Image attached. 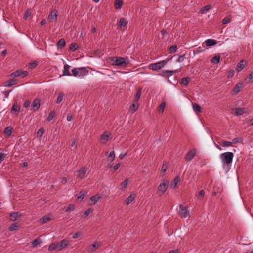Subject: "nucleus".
I'll list each match as a JSON object with an SVG mask.
<instances>
[{
    "label": "nucleus",
    "instance_id": "nucleus-1",
    "mask_svg": "<svg viewBox=\"0 0 253 253\" xmlns=\"http://www.w3.org/2000/svg\"><path fill=\"white\" fill-rule=\"evenodd\" d=\"M220 158L223 164H230L234 157V154L232 152H227L220 155Z\"/></svg>",
    "mask_w": 253,
    "mask_h": 253
},
{
    "label": "nucleus",
    "instance_id": "nucleus-2",
    "mask_svg": "<svg viewBox=\"0 0 253 253\" xmlns=\"http://www.w3.org/2000/svg\"><path fill=\"white\" fill-rule=\"evenodd\" d=\"M73 75L75 77H82L88 74V70L85 67L75 68L72 70Z\"/></svg>",
    "mask_w": 253,
    "mask_h": 253
},
{
    "label": "nucleus",
    "instance_id": "nucleus-3",
    "mask_svg": "<svg viewBox=\"0 0 253 253\" xmlns=\"http://www.w3.org/2000/svg\"><path fill=\"white\" fill-rule=\"evenodd\" d=\"M110 64L115 66H123L128 63L126 59L122 57H112L110 58Z\"/></svg>",
    "mask_w": 253,
    "mask_h": 253
},
{
    "label": "nucleus",
    "instance_id": "nucleus-4",
    "mask_svg": "<svg viewBox=\"0 0 253 253\" xmlns=\"http://www.w3.org/2000/svg\"><path fill=\"white\" fill-rule=\"evenodd\" d=\"M167 60H162L155 63L151 64L149 65V68L154 71H158L162 68L167 63Z\"/></svg>",
    "mask_w": 253,
    "mask_h": 253
},
{
    "label": "nucleus",
    "instance_id": "nucleus-5",
    "mask_svg": "<svg viewBox=\"0 0 253 253\" xmlns=\"http://www.w3.org/2000/svg\"><path fill=\"white\" fill-rule=\"evenodd\" d=\"M168 187V182L167 180H164L159 185L158 188L159 195L164 194Z\"/></svg>",
    "mask_w": 253,
    "mask_h": 253
},
{
    "label": "nucleus",
    "instance_id": "nucleus-6",
    "mask_svg": "<svg viewBox=\"0 0 253 253\" xmlns=\"http://www.w3.org/2000/svg\"><path fill=\"white\" fill-rule=\"evenodd\" d=\"M102 244L101 243L97 241H95L93 244L90 245L87 248V251L89 252H94L98 248L101 246Z\"/></svg>",
    "mask_w": 253,
    "mask_h": 253
},
{
    "label": "nucleus",
    "instance_id": "nucleus-7",
    "mask_svg": "<svg viewBox=\"0 0 253 253\" xmlns=\"http://www.w3.org/2000/svg\"><path fill=\"white\" fill-rule=\"evenodd\" d=\"M58 12L56 10H53L48 17L49 22H55L57 19Z\"/></svg>",
    "mask_w": 253,
    "mask_h": 253
},
{
    "label": "nucleus",
    "instance_id": "nucleus-8",
    "mask_svg": "<svg viewBox=\"0 0 253 253\" xmlns=\"http://www.w3.org/2000/svg\"><path fill=\"white\" fill-rule=\"evenodd\" d=\"M40 106V100L38 98H36L33 101V102L32 103V105L31 106V110L33 112H36L39 110Z\"/></svg>",
    "mask_w": 253,
    "mask_h": 253
},
{
    "label": "nucleus",
    "instance_id": "nucleus-9",
    "mask_svg": "<svg viewBox=\"0 0 253 253\" xmlns=\"http://www.w3.org/2000/svg\"><path fill=\"white\" fill-rule=\"evenodd\" d=\"M111 138L110 133L109 132L106 131L101 135L100 141L101 143L105 144Z\"/></svg>",
    "mask_w": 253,
    "mask_h": 253
},
{
    "label": "nucleus",
    "instance_id": "nucleus-10",
    "mask_svg": "<svg viewBox=\"0 0 253 253\" xmlns=\"http://www.w3.org/2000/svg\"><path fill=\"white\" fill-rule=\"evenodd\" d=\"M179 208V214L182 217L186 218L189 216V212L186 207L180 205Z\"/></svg>",
    "mask_w": 253,
    "mask_h": 253
},
{
    "label": "nucleus",
    "instance_id": "nucleus-11",
    "mask_svg": "<svg viewBox=\"0 0 253 253\" xmlns=\"http://www.w3.org/2000/svg\"><path fill=\"white\" fill-rule=\"evenodd\" d=\"M86 168L85 167H82L79 171L77 172V176L81 179L83 178L86 172Z\"/></svg>",
    "mask_w": 253,
    "mask_h": 253
},
{
    "label": "nucleus",
    "instance_id": "nucleus-12",
    "mask_svg": "<svg viewBox=\"0 0 253 253\" xmlns=\"http://www.w3.org/2000/svg\"><path fill=\"white\" fill-rule=\"evenodd\" d=\"M196 151L195 149H192L189 151L185 156V160L187 161L192 160L194 157L196 155Z\"/></svg>",
    "mask_w": 253,
    "mask_h": 253
},
{
    "label": "nucleus",
    "instance_id": "nucleus-13",
    "mask_svg": "<svg viewBox=\"0 0 253 253\" xmlns=\"http://www.w3.org/2000/svg\"><path fill=\"white\" fill-rule=\"evenodd\" d=\"M57 244L58 247V250L59 251L67 246L68 245L69 242L66 239H63Z\"/></svg>",
    "mask_w": 253,
    "mask_h": 253
},
{
    "label": "nucleus",
    "instance_id": "nucleus-14",
    "mask_svg": "<svg viewBox=\"0 0 253 253\" xmlns=\"http://www.w3.org/2000/svg\"><path fill=\"white\" fill-rule=\"evenodd\" d=\"M246 64V61L244 60H241L237 64V67L236 68L237 72H239L244 68Z\"/></svg>",
    "mask_w": 253,
    "mask_h": 253
},
{
    "label": "nucleus",
    "instance_id": "nucleus-15",
    "mask_svg": "<svg viewBox=\"0 0 253 253\" xmlns=\"http://www.w3.org/2000/svg\"><path fill=\"white\" fill-rule=\"evenodd\" d=\"M205 45L206 46H211L215 45L217 44V42L215 40L211 39H209L206 40H205L204 42Z\"/></svg>",
    "mask_w": 253,
    "mask_h": 253
},
{
    "label": "nucleus",
    "instance_id": "nucleus-16",
    "mask_svg": "<svg viewBox=\"0 0 253 253\" xmlns=\"http://www.w3.org/2000/svg\"><path fill=\"white\" fill-rule=\"evenodd\" d=\"M52 219V216L50 214H48L44 216L42 218L40 219V223L42 224H44L51 220Z\"/></svg>",
    "mask_w": 253,
    "mask_h": 253
},
{
    "label": "nucleus",
    "instance_id": "nucleus-17",
    "mask_svg": "<svg viewBox=\"0 0 253 253\" xmlns=\"http://www.w3.org/2000/svg\"><path fill=\"white\" fill-rule=\"evenodd\" d=\"M138 108V102L134 101L132 105L130 106L129 110L131 113H134Z\"/></svg>",
    "mask_w": 253,
    "mask_h": 253
},
{
    "label": "nucleus",
    "instance_id": "nucleus-18",
    "mask_svg": "<svg viewBox=\"0 0 253 253\" xmlns=\"http://www.w3.org/2000/svg\"><path fill=\"white\" fill-rule=\"evenodd\" d=\"M38 64L39 62L36 60H35L32 62L28 63L26 65V67L28 68V69L32 70L35 68V67L38 65Z\"/></svg>",
    "mask_w": 253,
    "mask_h": 253
},
{
    "label": "nucleus",
    "instance_id": "nucleus-19",
    "mask_svg": "<svg viewBox=\"0 0 253 253\" xmlns=\"http://www.w3.org/2000/svg\"><path fill=\"white\" fill-rule=\"evenodd\" d=\"M21 217V214L18 212H13L10 214V220L14 221L18 220Z\"/></svg>",
    "mask_w": 253,
    "mask_h": 253
},
{
    "label": "nucleus",
    "instance_id": "nucleus-20",
    "mask_svg": "<svg viewBox=\"0 0 253 253\" xmlns=\"http://www.w3.org/2000/svg\"><path fill=\"white\" fill-rule=\"evenodd\" d=\"M70 68V66L66 64L64 65V70H63V76H71V74L69 72V69Z\"/></svg>",
    "mask_w": 253,
    "mask_h": 253
},
{
    "label": "nucleus",
    "instance_id": "nucleus-21",
    "mask_svg": "<svg viewBox=\"0 0 253 253\" xmlns=\"http://www.w3.org/2000/svg\"><path fill=\"white\" fill-rule=\"evenodd\" d=\"M245 112V109L243 108H236L234 114L236 116L242 115Z\"/></svg>",
    "mask_w": 253,
    "mask_h": 253
},
{
    "label": "nucleus",
    "instance_id": "nucleus-22",
    "mask_svg": "<svg viewBox=\"0 0 253 253\" xmlns=\"http://www.w3.org/2000/svg\"><path fill=\"white\" fill-rule=\"evenodd\" d=\"M243 85L241 83L237 84L233 89V91L235 94L238 93L242 88Z\"/></svg>",
    "mask_w": 253,
    "mask_h": 253
},
{
    "label": "nucleus",
    "instance_id": "nucleus-23",
    "mask_svg": "<svg viewBox=\"0 0 253 253\" xmlns=\"http://www.w3.org/2000/svg\"><path fill=\"white\" fill-rule=\"evenodd\" d=\"M129 182L128 179H126L123 182L120 184V189L121 190H124L126 187Z\"/></svg>",
    "mask_w": 253,
    "mask_h": 253
},
{
    "label": "nucleus",
    "instance_id": "nucleus-24",
    "mask_svg": "<svg viewBox=\"0 0 253 253\" xmlns=\"http://www.w3.org/2000/svg\"><path fill=\"white\" fill-rule=\"evenodd\" d=\"M211 8V5H207L201 9V13L204 14L207 12Z\"/></svg>",
    "mask_w": 253,
    "mask_h": 253
},
{
    "label": "nucleus",
    "instance_id": "nucleus-25",
    "mask_svg": "<svg viewBox=\"0 0 253 253\" xmlns=\"http://www.w3.org/2000/svg\"><path fill=\"white\" fill-rule=\"evenodd\" d=\"M17 81L14 79H11L6 82L5 86L10 87L16 84Z\"/></svg>",
    "mask_w": 253,
    "mask_h": 253
},
{
    "label": "nucleus",
    "instance_id": "nucleus-26",
    "mask_svg": "<svg viewBox=\"0 0 253 253\" xmlns=\"http://www.w3.org/2000/svg\"><path fill=\"white\" fill-rule=\"evenodd\" d=\"M135 199V195L134 194H130L126 199V204L128 205L131 203Z\"/></svg>",
    "mask_w": 253,
    "mask_h": 253
},
{
    "label": "nucleus",
    "instance_id": "nucleus-27",
    "mask_svg": "<svg viewBox=\"0 0 253 253\" xmlns=\"http://www.w3.org/2000/svg\"><path fill=\"white\" fill-rule=\"evenodd\" d=\"M141 91H142V89L141 88H139L138 89V90L137 91V92H136V94L135 95V100H134V101H135V102H138V100L140 99V96H141Z\"/></svg>",
    "mask_w": 253,
    "mask_h": 253
},
{
    "label": "nucleus",
    "instance_id": "nucleus-28",
    "mask_svg": "<svg viewBox=\"0 0 253 253\" xmlns=\"http://www.w3.org/2000/svg\"><path fill=\"white\" fill-rule=\"evenodd\" d=\"M220 59V56L219 55L215 56L214 57H213L211 60V61L212 63L216 64L219 62Z\"/></svg>",
    "mask_w": 253,
    "mask_h": 253
},
{
    "label": "nucleus",
    "instance_id": "nucleus-29",
    "mask_svg": "<svg viewBox=\"0 0 253 253\" xmlns=\"http://www.w3.org/2000/svg\"><path fill=\"white\" fill-rule=\"evenodd\" d=\"M41 242H42L41 239L39 238H37L34 239L32 242V245L33 247H35L38 245L40 244L41 243Z\"/></svg>",
    "mask_w": 253,
    "mask_h": 253
},
{
    "label": "nucleus",
    "instance_id": "nucleus-30",
    "mask_svg": "<svg viewBox=\"0 0 253 253\" xmlns=\"http://www.w3.org/2000/svg\"><path fill=\"white\" fill-rule=\"evenodd\" d=\"M127 23V22L126 21V20L125 18H121L119 21V27H121L122 26H125L126 24Z\"/></svg>",
    "mask_w": 253,
    "mask_h": 253
},
{
    "label": "nucleus",
    "instance_id": "nucleus-31",
    "mask_svg": "<svg viewBox=\"0 0 253 253\" xmlns=\"http://www.w3.org/2000/svg\"><path fill=\"white\" fill-rule=\"evenodd\" d=\"M55 112L54 111H51L49 114V115L47 118V121L49 122L51 121L53 119V118L55 116Z\"/></svg>",
    "mask_w": 253,
    "mask_h": 253
},
{
    "label": "nucleus",
    "instance_id": "nucleus-32",
    "mask_svg": "<svg viewBox=\"0 0 253 253\" xmlns=\"http://www.w3.org/2000/svg\"><path fill=\"white\" fill-rule=\"evenodd\" d=\"M100 199V197L98 195H94L90 198V200L93 202V204H95Z\"/></svg>",
    "mask_w": 253,
    "mask_h": 253
},
{
    "label": "nucleus",
    "instance_id": "nucleus-33",
    "mask_svg": "<svg viewBox=\"0 0 253 253\" xmlns=\"http://www.w3.org/2000/svg\"><path fill=\"white\" fill-rule=\"evenodd\" d=\"M190 80V78L189 77L184 78L181 79V83L183 84L184 86H187Z\"/></svg>",
    "mask_w": 253,
    "mask_h": 253
},
{
    "label": "nucleus",
    "instance_id": "nucleus-34",
    "mask_svg": "<svg viewBox=\"0 0 253 253\" xmlns=\"http://www.w3.org/2000/svg\"><path fill=\"white\" fill-rule=\"evenodd\" d=\"M123 3L122 0H116L115 6L116 9H120Z\"/></svg>",
    "mask_w": 253,
    "mask_h": 253
},
{
    "label": "nucleus",
    "instance_id": "nucleus-35",
    "mask_svg": "<svg viewBox=\"0 0 253 253\" xmlns=\"http://www.w3.org/2000/svg\"><path fill=\"white\" fill-rule=\"evenodd\" d=\"M180 181V177L179 176H176L174 179V183H172L171 184V186L173 188H175L176 186H177V184H178V183Z\"/></svg>",
    "mask_w": 253,
    "mask_h": 253
},
{
    "label": "nucleus",
    "instance_id": "nucleus-36",
    "mask_svg": "<svg viewBox=\"0 0 253 253\" xmlns=\"http://www.w3.org/2000/svg\"><path fill=\"white\" fill-rule=\"evenodd\" d=\"M87 192L85 191H81L79 193V196H78V199H81L80 201H81L85 197Z\"/></svg>",
    "mask_w": 253,
    "mask_h": 253
},
{
    "label": "nucleus",
    "instance_id": "nucleus-37",
    "mask_svg": "<svg viewBox=\"0 0 253 253\" xmlns=\"http://www.w3.org/2000/svg\"><path fill=\"white\" fill-rule=\"evenodd\" d=\"M66 45V42L64 39H61L57 43V46L58 47H63Z\"/></svg>",
    "mask_w": 253,
    "mask_h": 253
},
{
    "label": "nucleus",
    "instance_id": "nucleus-38",
    "mask_svg": "<svg viewBox=\"0 0 253 253\" xmlns=\"http://www.w3.org/2000/svg\"><path fill=\"white\" fill-rule=\"evenodd\" d=\"M165 106H166V103L165 102L161 103L158 107V111L160 113H163L164 111Z\"/></svg>",
    "mask_w": 253,
    "mask_h": 253
},
{
    "label": "nucleus",
    "instance_id": "nucleus-39",
    "mask_svg": "<svg viewBox=\"0 0 253 253\" xmlns=\"http://www.w3.org/2000/svg\"><path fill=\"white\" fill-rule=\"evenodd\" d=\"M193 108L195 111H197L199 112H201L202 111L201 106L197 103L193 104Z\"/></svg>",
    "mask_w": 253,
    "mask_h": 253
},
{
    "label": "nucleus",
    "instance_id": "nucleus-40",
    "mask_svg": "<svg viewBox=\"0 0 253 253\" xmlns=\"http://www.w3.org/2000/svg\"><path fill=\"white\" fill-rule=\"evenodd\" d=\"M247 83H251L253 81V71L250 73L249 76L246 79Z\"/></svg>",
    "mask_w": 253,
    "mask_h": 253
},
{
    "label": "nucleus",
    "instance_id": "nucleus-41",
    "mask_svg": "<svg viewBox=\"0 0 253 253\" xmlns=\"http://www.w3.org/2000/svg\"><path fill=\"white\" fill-rule=\"evenodd\" d=\"M181 68V67H180L179 69L175 70H164V72L170 73V75H172L173 73H175L177 72H179L180 71V69Z\"/></svg>",
    "mask_w": 253,
    "mask_h": 253
},
{
    "label": "nucleus",
    "instance_id": "nucleus-42",
    "mask_svg": "<svg viewBox=\"0 0 253 253\" xmlns=\"http://www.w3.org/2000/svg\"><path fill=\"white\" fill-rule=\"evenodd\" d=\"M4 133L8 136H10L12 134V128L10 127H6L4 129Z\"/></svg>",
    "mask_w": 253,
    "mask_h": 253
},
{
    "label": "nucleus",
    "instance_id": "nucleus-43",
    "mask_svg": "<svg viewBox=\"0 0 253 253\" xmlns=\"http://www.w3.org/2000/svg\"><path fill=\"white\" fill-rule=\"evenodd\" d=\"M21 71L16 70V71L11 73L10 76L12 77L15 78L21 76Z\"/></svg>",
    "mask_w": 253,
    "mask_h": 253
},
{
    "label": "nucleus",
    "instance_id": "nucleus-44",
    "mask_svg": "<svg viewBox=\"0 0 253 253\" xmlns=\"http://www.w3.org/2000/svg\"><path fill=\"white\" fill-rule=\"evenodd\" d=\"M20 110V106L15 103L13 105L12 108V111H14L19 112Z\"/></svg>",
    "mask_w": 253,
    "mask_h": 253
},
{
    "label": "nucleus",
    "instance_id": "nucleus-45",
    "mask_svg": "<svg viewBox=\"0 0 253 253\" xmlns=\"http://www.w3.org/2000/svg\"><path fill=\"white\" fill-rule=\"evenodd\" d=\"M18 226L16 223H13L9 227V230L10 231H14L18 229Z\"/></svg>",
    "mask_w": 253,
    "mask_h": 253
},
{
    "label": "nucleus",
    "instance_id": "nucleus-46",
    "mask_svg": "<svg viewBox=\"0 0 253 253\" xmlns=\"http://www.w3.org/2000/svg\"><path fill=\"white\" fill-rule=\"evenodd\" d=\"M221 144L223 146L228 147V146H232V142L222 140L221 141Z\"/></svg>",
    "mask_w": 253,
    "mask_h": 253
},
{
    "label": "nucleus",
    "instance_id": "nucleus-47",
    "mask_svg": "<svg viewBox=\"0 0 253 253\" xmlns=\"http://www.w3.org/2000/svg\"><path fill=\"white\" fill-rule=\"evenodd\" d=\"M56 249H57L58 250V247L57 246V244H51L50 245L49 248H48V250L51 251H53Z\"/></svg>",
    "mask_w": 253,
    "mask_h": 253
},
{
    "label": "nucleus",
    "instance_id": "nucleus-48",
    "mask_svg": "<svg viewBox=\"0 0 253 253\" xmlns=\"http://www.w3.org/2000/svg\"><path fill=\"white\" fill-rule=\"evenodd\" d=\"M205 195V190L204 189L201 190L198 193V198L199 200H202Z\"/></svg>",
    "mask_w": 253,
    "mask_h": 253
},
{
    "label": "nucleus",
    "instance_id": "nucleus-49",
    "mask_svg": "<svg viewBox=\"0 0 253 253\" xmlns=\"http://www.w3.org/2000/svg\"><path fill=\"white\" fill-rule=\"evenodd\" d=\"M64 95L63 93H60L57 97L56 103H60L63 100Z\"/></svg>",
    "mask_w": 253,
    "mask_h": 253
},
{
    "label": "nucleus",
    "instance_id": "nucleus-50",
    "mask_svg": "<svg viewBox=\"0 0 253 253\" xmlns=\"http://www.w3.org/2000/svg\"><path fill=\"white\" fill-rule=\"evenodd\" d=\"M243 140L241 138H235L232 139V143L233 144L241 143Z\"/></svg>",
    "mask_w": 253,
    "mask_h": 253
},
{
    "label": "nucleus",
    "instance_id": "nucleus-51",
    "mask_svg": "<svg viewBox=\"0 0 253 253\" xmlns=\"http://www.w3.org/2000/svg\"><path fill=\"white\" fill-rule=\"evenodd\" d=\"M93 211V209L92 208H88L87 209L84 213V215L85 217H86L88 216V215L91 213Z\"/></svg>",
    "mask_w": 253,
    "mask_h": 253
},
{
    "label": "nucleus",
    "instance_id": "nucleus-52",
    "mask_svg": "<svg viewBox=\"0 0 253 253\" xmlns=\"http://www.w3.org/2000/svg\"><path fill=\"white\" fill-rule=\"evenodd\" d=\"M75 208V206L73 204H69L65 209L66 212H68L71 210H73Z\"/></svg>",
    "mask_w": 253,
    "mask_h": 253
},
{
    "label": "nucleus",
    "instance_id": "nucleus-53",
    "mask_svg": "<svg viewBox=\"0 0 253 253\" xmlns=\"http://www.w3.org/2000/svg\"><path fill=\"white\" fill-rule=\"evenodd\" d=\"M167 169V166L166 165V164H163L162 167L161 172L165 173ZM164 175V173L163 174V175Z\"/></svg>",
    "mask_w": 253,
    "mask_h": 253
},
{
    "label": "nucleus",
    "instance_id": "nucleus-54",
    "mask_svg": "<svg viewBox=\"0 0 253 253\" xmlns=\"http://www.w3.org/2000/svg\"><path fill=\"white\" fill-rule=\"evenodd\" d=\"M231 21V18L229 17H225L223 20H222V23L225 24H227L228 23H229Z\"/></svg>",
    "mask_w": 253,
    "mask_h": 253
},
{
    "label": "nucleus",
    "instance_id": "nucleus-55",
    "mask_svg": "<svg viewBox=\"0 0 253 253\" xmlns=\"http://www.w3.org/2000/svg\"><path fill=\"white\" fill-rule=\"evenodd\" d=\"M6 154L2 153H0V164L4 160Z\"/></svg>",
    "mask_w": 253,
    "mask_h": 253
},
{
    "label": "nucleus",
    "instance_id": "nucleus-56",
    "mask_svg": "<svg viewBox=\"0 0 253 253\" xmlns=\"http://www.w3.org/2000/svg\"><path fill=\"white\" fill-rule=\"evenodd\" d=\"M31 104V101L29 100H26L24 103V106L25 108L28 107Z\"/></svg>",
    "mask_w": 253,
    "mask_h": 253
},
{
    "label": "nucleus",
    "instance_id": "nucleus-57",
    "mask_svg": "<svg viewBox=\"0 0 253 253\" xmlns=\"http://www.w3.org/2000/svg\"><path fill=\"white\" fill-rule=\"evenodd\" d=\"M31 12L30 11H27L25 12L24 15V18L25 19H27L28 17L31 15Z\"/></svg>",
    "mask_w": 253,
    "mask_h": 253
},
{
    "label": "nucleus",
    "instance_id": "nucleus-58",
    "mask_svg": "<svg viewBox=\"0 0 253 253\" xmlns=\"http://www.w3.org/2000/svg\"><path fill=\"white\" fill-rule=\"evenodd\" d=\"M81 233L80 232H77L74 233L73 235V238L75 239L79 237L81 235Z\"/></svg>",
    "mask_w": 253,
    "mask_h": 253
},
{
    "label": "nucleus",
    "instance_id": "nucleus-59",
    "mask_svg": "<svg viewBox=\"0 0 253 253\" xmlns=\"http://www.w3.org/2000/svg\"><path fill=\"white\" fill-rule=\"evenodd\" d=\"M121 164L120 163H118L116 164L113 167L114 169V171H116L120 167Z\"/></svg>",
    "mask_w": 253,
    "mask_h": 253
},
{
    "label": "nucleus",
    "instance_id": "nucleus-60",
    "mask_svg": "<svg viewBox=\"0 0 253 253\" xmlns=\"http://www.w3.org/2000/svg\"><path fill=\"white\" fill-rule=\"evenodd\" d=\"M109 157L112 158V161H113L114 160L115 154L113 151L110 152Z\"/></svg>",
    "mask_w": 253,
    "mask_h": 253
},
{
    "label": "nucleus",
    "instance_id": "nucleus-61",
    "mask_svg": "<svg viewBox=\"0 0 253 253\" xmlns=\"http://www.w3.org/2000/svg\"><path fill=\"white\" fill-rule=\"evenodd\" d=\"M43 132H44V131H43V128H40V129L38 130V133H38V134L40 135V137H41V136L43 135Z\"/></svg>",
    "mask_w": 253,
    "mask_h": 253
},
{
    "label": "nucleus",
    "instance_id": "nucleus-62",
    "mask_svg": "<svg viewBox=\"0 0 253 253\" xmlns=\"http://www.w3.org/2000/svg\"><path fill=\"white\" fill-rule=\"evenodd\" d=\"M184 55H180L177 59V61L179 62H181L184 60Z\"/></svg>",
    "mask_w": 253,
    "mask_h": 253
},
{
    "label": "nucleus",
    "instance_id": "nucleus-63",
    "mask_svg": "<svg viewBox=\"0 0 253 253\" xmlns=\"http://www.w3.org/2000/svg\"><path fill=\"white\" fill-rule=\"evenodd\" d=\"M21 76L22 77H25L28 75V72L27 71H21Z\"/></svg>",
    "mask_w": 253,
    "mask_h": 253
},
{
    "label": "nucleus",
    "instance_id": "nucleus-64",
    "mask_svg": "<svg viewBox=\"0 0 253 253\" xmlns=\"http://www.w3.org/2000/svg\"><path fill=\"white\" fill-rule=\"evenodd\" d=\"M168 253H180V251L177 249L172 250L169 251Z\"/></svg>",
    "mask_w": 253,
    "mask_h": 253
}]
</instances>
